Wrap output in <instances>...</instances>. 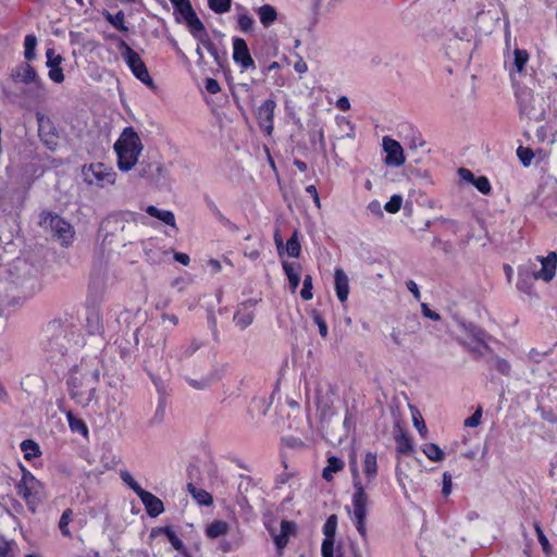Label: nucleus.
Segmentation results:
<instances>
[{"label": "nucleus", "mask_w": 557, "mask_h": 557, "mask_svg": "<svg viewBox=\"0 0 557 557\" xmlns=\"http://www.w3.org/2000/svg\"><path fill=\"white\" fill-rule=\"evenodd\" d=\"M230 525L223 520H214L211 522L206 530V534L210 539H216L225 535L228 532Z\"/></svg>", "instance_id": "obj_30"}, {"label": "nucleus", "mask_w": 557, "mask_h": 557, "mask_svg": "<svg viewBox=\"0 0 557 557\" xmlns=\"http://www.w3.org/2000/svg\"><path fill=\"white\" fill-rule=\"evenodd\" d=\"M259 487L252 482L250 476L240 475L237 484L236 503L243 509H250L252 503L259 498Z\"/></svg>", "instance_id": "obj_11"}, {"label": "nucleus", "mask_w": 557, "mask_h": 557, "mask_svg": "<svg viewBox=\"0 0 557 557\" xmlns=\"http://www.w3.org/2000/svg\"><path fill=\"white\" fill-rule=\"evenodd\" d=\"M206 49L207 51L213 57V59L219 63V52H218V49L215 47V45L213 44V41L211 40V38L208 36H205L201 38V40L199 41Z\"/></svg>", "instance_id": "obj_51"}, {"label": "nucleus", "mask_w": 557, "mask_h": 557, "mask_svg": "<svg viewBox=\"0 0 557 557\" xmlns=\"http://www.w3.org/2000/svg\"><path fill=\"white\" fill-rule=\"evenodd\" d=\"M205 87L207 91L212 95L218 94L221 90L219 83L214 78H207Z\"/></svg>", "instance_id": "obj_60"}, {"label": "nucleus", "mask_w": 557, "mask_h": 557, "mask_svg": "<svg viewBox=\"0 0 557 557\" xmlns=\"http://www.w3.org/2000/svg\"><path fill=\"white\" fill-rule=\"evenodd\" d=\"M41 344L57 348H99L108 342L103 336V325L98 312L87 315L84 331L78 319L71 313H62L49 321L42 330Z\"/></svg>", "instance_id": "obj_1"}, {"label": "nucleus", "mask_w": 557, "mask_h": 557, "mask_svg": "<svg viewBox=\"0 0 557 557\" xmlns=\"http://www.w3.org/2000/svg\"><path fill=\"white\" fill-rule=\"evenodd\" d=\"M46 58H47V62H46L47 66L55 67V66H59L63 61L62 55L55 54L54 49H52V48L47 49Z\"/></svg>", "instance_id": "obj_52"}, {"label": "nucleus", "mask_w": 557, "mask_h": 557, "mask_svg": "<svg viewBox=\"0 0 557 557\" xmlns=\"http://www.w3.org/2000/svg\"><path fill=\"white\" fill-rule=\"evenodd\" d=\"M451 492V476L447 472L443 474V488L442 493L444 496H448Z\"/></svg>", "instance_id": "obj_62"}, {"label": "nucleus", "mask_w": 557, "mask_h": 557, "mask_svg": "<svg viewBox=\"0 0 557 557\" xmlns=\"http://www.w3.org/2000/svg\"><path fill=\"white\" fill-rule=\"evenodd\" d=\"M153 533H161V534H164L166 536V539L169 540V542L172 544L173 548L185 554L186 557H190L186 549H185V546H184V543L182 542V540L175 534L174 530L172 529V527H164V528H160L158 529L157 531H153Z\"/></svg>", "instance_id": "obj_24"}, {"label": "nucleus", "mask_w": 557, "mask_h": 557, "mask_svg": "<svg viewBox=\"0 0 557 557\" xmlns=\"http://www.w3.org/2000/svg\"><path fill=\"white\" fill-rule=\"evenodd\" d=\"M264 524L272 536L273 543L275 544L276 548L278 549V533L276 532V528L274 527L273 521L265 518Z\"/></svg>", "instance_id": "obj_59"}, {"label": "nucleus", "mask_w": 557, "mask_h": 557, "mask_svg": "<svg viewBox=\"0 0 557 557\" xmlns=\"http://www.w3.org/2000/svg\"><path fill=\"white\" fill-rule=\"evenodd\" d=\"M36 46L37 38L35 35H26L24 39V58L27 62L35 60L36 58Z\"/></svg>", "instance_id": "obj_34"}, {"label": "nucleus", "mask_w": 557, "mask_h": 557, "mask_svg": "<svg viewBox=\"0 0 557 557\" xmlns=\"http://www.w3.org/2000/svg\"><path fill=\"white\" fill-rule=\"evenodd\" d=\"M537 261L541 263V269L532 273L534 280H542L546 283L550 282L557 270V252L550 251L546 257L537 256Z\"/></svg>", "instance_id": "obj_14"}, {"label": "nucleus", "mask_w": 557, "mask_h": 557, "mask_svg": "<svg viewBox=\"0 0 557 557\" xmlns=\"http://www.w3.org/2000/svg\"><path fill=\"white\" fill-rule=\"evenodd\" d=\"M472 358L483 362L490 370H496L503 375L509 376L511 366L508 360L496 356L493 350H472Z\"/></svg>", "instance_id": "obj_12"}, {"label": "nucleus", "mask_w": 557, "mask_h": 557, "mask_svg": "<svg viewBox=\"0 0 557 557\" xmlns=\"http://www.w3.org/2000/svg\"><path fill=\"white\" fill-rule=\"evenodd\" d=\"M132 227V224L117 216L107 219L102 222L101 225L102 231L106 232L104 240H107L110 236L116 237L117 244H121L122 246H125L132 242L133 235L129 232Z\"/></svg>", "instance_id": "obj_9"}, {"label": "nucleus", "mask_w": 557, "mask_h": 557, "mask_svg": "<svg viewBox=\"0 0 557 557\" xmlns=\"http://www.w3.org/2000/svg\"><path fill=\"white\" fill-rule=\"evenodd\" d=\"M72 516H73L72 509L67 508L63 511V513L60 518V521H59V529H60L62 535H64L66 537L71 536V532H70L67 525L72 520Z\"/></svg>", "instance_id": "obj_40"}, {"label": "nucleus", "mask_w": 557, "mask_h": 557, "mask_svg": "<svg viewBox=\"0 0 557 557\" xmlns=\"http://www.w3.org/2000/svg\"><path fill=\"white\" fill-rule=\"evenodd\" d=\"M257 299H247L238 306L235 314H234V321L236 325H238L240 329H245L249 326L252 323L253 320V312L252 308L257 305Z\"/></svg>", "instance_id": "obj_19"}, {"label": "nucleus", "mask_w": 557, "mask_h": 557, "mask_svg": "<svg viewBox=\"0 0 557 557\" xmlns=\"http://www.w3.org/2000/svg\"><path fill=\"white\" fill-rule=\"evenodd\" d=\"M421 310H422V314L425 318H428V319H430L432 321H440L441 320L440 313H437L436 311L430 309L426 304H422L421 305Z\"/></svg>", "instance_id": "obj_58"}, {"label": "nucleus", "mask_w": 557, "mask_h": 557, "mask_svg": "<svg viewBox=\"0 0 557 557\" xmlns=\"http://www.w3.org/2000/svg\"><path fill=\"white\" fill-rule=\"evenodd\" d=\"M395 442L397 445V453L403 455H409L413 451V445L411 440L405 434L400 433L395 436Z\"/></svg>", "instance_id": "obj_35"}, {"label": "nucleus", "mask_w": 557, "mask_h": 557, "mask_svg": "<svg viewBox=\"0 0 557 557\" xmlns=\"http://www.w3.org/2000/svg\"><path fill=\"white\" fill-rule=\"evenodd\" d=\"M349 469L351 472L352 478V485H354V494H352V515L351 519L354 521V524L358 531V533L361 535V537L366 541L367 540V527H366V519H367V504H368V495L366 493V486L361 482L357 458L355 456H351L349 459Z\"/></svg>", "instance_id": "obj_3"}, {"label": "nucleus", "mask_w": 557, "mask_h": 557, "mask_svg": "<svg viewBox=\"0 0 557 557\" xmlns=\"http://www.w3.org/2000/svg\"><path fill=\"white\" fill-rule=\"evenodd\" d=\"M529 53L524 49H515L513 51V65L518 73L523 72L529 61Z\"/></svg>", "instance_id": "obj_37"}, {"label": "nucleus", "mask_w": 557, "mask_h": 557, "mask_svg": "<svg viewBox=\"0 0 557 557\" xmlns=\"http://www.w3.org/2000/svg\"><path fill=\"white\" fill-rule=\"evenodd\" d=\"M165 418V401L161 399L156 408L153 417L150 420L152 425H157L163 422Z\"/></svg>", "instance_id": "obj_48"}, {"label": "nucleus", "mask_w": 557, "mask_h": 557, "mask_svg": "<svg viewBox=\"0 0 557 557\" xmlns=\"http://www.w3.org/2000/svg\"><path fill=\"white\" fill-rule=\"evenodd\" d=\"M276 108V102L273 99H268L258 109V123L260 128L271 135L274 131L273 117Z\"/></svg>", "instance_id": "obj_17"}, {"label": "nucleus", "mask_w": 557, "mask_h": 557, "mask_svg": "<svg viewBox=\"0 0 557 557\" xmlns=\"http://www.w3.org/2000/svg\"><path fill=\"white\" fill-rule=\"evenodd\" d=\"M121 479L122 481L129 487L132 488L137 495L143 491V488L140 487V485L134 480V478L132 476V474L127 471H122L121 472Z\"/></svg>", "instance_id": "obj_49"}, {"label": "nucleus", "mask_w": 557, "mask_h": 557, "mask_svg": "<svg viewBox=\"0 0 557 557\" xmlns=\"http://www.w3.org/2000/svg\"><path fill=\"white\" fill-rule=\"evenodd\" d=\"M67 420L70 428L73 432H79L86 435L88 433V429L83 420L75 418L71 412L67 413Z\"/></svg>", "instance_id": "obj_43"}, {"label": "nucleus", "mask_w": 557, "mask_h": 557, "mask_svg": "<svg viewBox=\"0 0 557 557\" xmlns=\"http://www.w3.org/2000/svg\"><path fill=\"white\" fill-rule=\"evenodd\" d=\"M114 149L119 169L127 172L137 163L143 145L137 133L132 127H126L114 144Z\"/></svg>", "instance_id": "obj_4"}, {"label": "nucleus", "mask_w": 557, "mask_h": 557, "mask_svg": "<svg viewBox=\"0 0 557 557\" xmlns=\"http://www.w3.org/2000/svg\"><path fill=\"white\" fill-rule=\"evenodd\" d=\"M297 524L294 521H281V550L286 546L290 535H296Z\"/></svg>", "instance_id": "obj_32"}, {"label": "nucleus", "mask_w": 557, "mask_h": 557, "mask_svg": "<svg viewBox=\"0 0 557 557\" xmlns=\"http://www.w3.org/2000/svg\"><path fill=\"white\" fill-rule=\"evenodd\" d=\"M207 205L209 209L213 212V214L219 219L223 224H231V221L226 219L221 211L218 209L216 205L212 200H207Z\"/></svg>", "instance_id": "obj_57"}, {"label": "nucleus", "mask_w": 557, "mask_h": 557, "mask_svg": "<svg viewBox=\"0 0 557 557\" xmlns=\"http://www.w3.org/2000/svg\"><path fill=\"white\" fill-rule=\"evenodd\" d=\"M462 335L469 341L470 344L488 348V341L491 336L485 330L472 322H460L459 324Z\"/></svg>", "instance_id": "obj_13"}, {"label": "nucleus", "mask_w": 557, "mask_h": 557, "mask_svg": "<svg viewBox=\"0 0 557 557\" xmlns=\"http://www.w3.org/2000/svg\"><path fill=\"white\" fill-rule=\"evenodd\" d=\"M424 455L432 461H442L444 459V453L438 445L434 443H428L423 447Z\"/></svg>", "instance_id": "obj_36"}, {"label": "nucleus", "mask_w": 557, "mask_h": 557, "mask_svg": "<svg viewBox=\"0 0 557 557\" xmlns=\"http://www.w3.org/2000/svg\"><path fill=\"white\" fill-rule=\"evenodd\" d=\"M40 225L49 228L52 235L57 237L63 245H67L73 238V227L69 222L50 212L44 213L40 220Z\"/></svg>", "instance_id": "obj_8"}, {"label": "nucleus", "mask_w": 557, "mask_h": 557, "mask_svg": "<svg viewBox=\"0 0 557 557\" xmlns=\"http://www.w3.org/2000/svg\"><path fill=\"white\" fill-rule=\"evenodd\" d=\"M282 268L285 275L287 276L289 289L293 294H295L300 283L301 265L297 262L284 261L282 263Z\"/></svg>", "instance_id": "obj_21"}, {"label": "nucleus", "mask_w": 557, "mask_h": 557, "mask_svg": "<svg viewBox=\"0 0 557 557\" xmlns=\"http://www.w3.org/2000/svg\"><path fill=\"white\" fill-rule=\"evenodd\" d=\"M472 184L483 195H488L492 190L491 183L486 176H478L474 178Z\"/></svg>", "instance_id": "obj_45"}, {"label": "nucleus", "mask_w": 557, "mask_h": 557, "mask_svg": "<svg viewBox=\"0 0 557 557\" xmlns=\"http://www.w3.org/2000/svg\"><path fill=\"white\" fill-rule=\"evenodd\" d=\"M146 212L150 216L159 219L166 225L175 226V216H174V213L170 210H160L154 206H148L146 208Z\"/></svg>", "instance_id": "obj_26"}, {"label": "nucleus", "mask_w": 557, "mask_h": 557, "mask_svg": "<svg viewBox=\"0 0 557 557\" xmlns=\"http://www.w3.org/2000/svg\"><path fill=\"white\" fill-rule=\"evenodd\" d=\"M312 289H313L312 277H311V275L307 274L304 277L302 288L300 290L301 299L305 301L311 300L313 298Z\"/></svg>", "instance_id": "obj_42"}, {"label": "nucleus", "mask_w": 557, "mask_h": 557, "mask_svg": "<svg viewBox=\"0 0 557 557\" xmlns=\"http://www.w3.org/2000/svg\"><path fill=\"white\" fill-rule=\"evenodd\" d=\"M85 181L89 185L106 187L113 185L115 182V172L103 163L90 164L88 170L84 172Z\"/></svg>", "instance_id": "obj_10"}, {"label": "nucleus", "mask_w": 557, "mask_h": 557, "mask_svg": "<svg viewBox=\"0 0 557 557\" xmlns=\"http://www.w3.org/2000/svg\"><path fill=\"white\" fill-rule=\"evenodd\" d=\"M188 384L196 389H203L210 385V381L207 379L201 380H188Z\"/></svg>", "instance_id": "obj_63"}, {"label": "nucleus", "mask_w": 557, "mask_h": 557, "mask_svg": "<svg viewBox=\"0 0 557 557\" xmlns=\"http://www.w3.org/2000/svg\"><path fill=\"white\" fill-rule=\"evenodd\" d=\"M332 557H345V548L342 543L333 545Z\"/></svg>", "instance_id": "obj_64"}, {"label": "nucleus", "mask_w": 557, "mask_h": 557, "mask_svg": "<svg viewBox=\"0 0 557 557\" xmlns=\"http://www.w3.org/2000/svg\"><path fill=\"white\" fill-rule=\"evenodd\" d=\"M233 59L245 70L255 66V61L251 58L248 46L243 38H234L233 40Z\"/></svg>", "instance_id": "obj_18"}, {"label": "nucleus", "mask_w": 557, "mask_h": 557, "mask_svg": "<svg viewBox=\"0 0 557 557\" xmlns=\"http://www.w3.org/2000/svg\"><path fill=\"white\" fill-rule=\"evenodd\" d=\"M534 280L532 277V273H520L517 282V288L525 294H531L533 286L531 281Z\"/></svg>", "instance_id": "obj_39"}, {"label": "nucleus", "mask_w": 557, "mask_h": 557, "mask_svg": "<svg viewBox=\"0 0 557 557\" xmlns=\"http://www.w3.org/2000/svg\"><path fill=\"white\" fill-rule=\"evenodd\" d=\"M335 292L338 300L345 302L349 295V280L342 269H336L334 273Z\"/></svg>", "instance_id": "obj_22"}, {"label": "nucleus", "mask_w": 557, "mask_h": 557, "mask_svg": "<svg viewBox=\"0 0 557 557\" xmlns=\"http://www.w3.org/2000/svg\"><path fill=\"white\" fill-rule=\"evenodd\" d=\"M313 320H314L315 324L319 327L320 335L322 337H326V335H327V325H326V322L324 321V319L319 313H314L313 314Z\"/></svg>", "instance_id": "obj_56"}, {"label": "nucleus", "mask_w": 557, "mask_h": 557, "mask_svg": "<svg viewBox=\"0 0 557 557\" xmlns=\"http://www.w3.org/2000/svg\"><path fill=\"white\" fill-rule=\"evenodd\" d=\"M49 67V72H48V76L49 78L54 82V83H62L64 81V74H63V70L59 66H48Z\"/></svg>", "instance_id": "obj_54"}, {"label": "nucleus", "mask_w": 557, "mask_h": 557, "mask_svg": "<svg viewBox=\"0 0 557 557\" xmlns=\"http://www.w3.org/2000/svg\"><path fill=\"white\" fill-rule=\"evenodd\" d=\"M285 251L289 257L297 258L301 251L298 232L295 231L290 238L285 244Z\"/></svg>", "instance_id": "obj_33"}, {"label": "nucleus", "mask_w": 557, "mask_h": 557, "mask_svg": "<svg viewBox=\"0 0 557 557\" xmlns=\"http://www.w3.org/2000/svg\"><path fill=\"white\" fill-rule=\"evenodd\" d=\"M343 468L344 461L336 456H331L327 458V466L322 471V478L330 482L333 479V473L339 472Z\"/></svg>", "instance_id": "obj_25"}, {"label": "nucleus", "mask_w": 557, "mask_h": 557, "mask_svg": "<svg viewBox=\"0 0 557 557\" xmlns=\"http://www.w3.org/2000/svg\"><path fill=\"white\" fill-rule=\"evenodd\" d=\"M208 7L216 14H223L231 10L232 0H208Z\"/></svg>", "instance_id": "obj_38"}, {"label": "nucleus", "mask_w": 557, "mask_h": 557, "mask_svg": "<svg viewBox=\"0 0 557 557\" xmlns=\"http://www.w3.org/2000/svg\"><path fill=\"white\" fill-rule=\"evenodd\" d=\"M383 148L386 152L385 164L392 166H400L405 163L406 159L404 149L397 140L391 137H384Z\"/></svg>", "instance_id": "obj_15"}, {"label": "nucleus", "mask_w": 557, "mask_h": 557, "mask_svg": "<svg viewBox=\"0 0 557 557\" xmlns=\"http://www.w3.org/2000/svg\"><path fill=\"white\" fill-rule=\"evenodd\" d=\"M187 490L194 497V499L201 506H210L213 503V498L210 493L206 490L196 487L193 483L187 484Z\"/></svg>", "instance_id": "obj_27"}, {"label": "nucleus", "mask_w": 557, "mask_h": 557, "mask_svg": "<svg viewBox=\"0 0 557 557\" xmlns=\"http://www.w3.org/2000/svg\"><path fill=\"white\" fill-rule=\"evenodd\" d=\"M258 15L264 27L271 26L277 18V12L274 7L264 4L258 9Z\"/></svg>", "instance_id": "obj_29"}, {"label": "nucleus", "mask_w": 557, "mask_h": 557, "mask_svg": "<svg viewBox=\"0 0 557 557\" xmlns=\"http://www.w3.org/2000/svg\"><path fill=\"white\" fill-rule=\"evenodd\" d=\"M119 48L122 50V57L126 62L127 66L134 74V76L139 79L143 84L150 87L151 89L156 88L153 79L150 77L148 69L140 55L133 50L124 40L120 41Z\"/></svg>", "instance_id": "obj_6"}, {"label": "nucleus", "mask_w": 557, "mask_h": 557, "mask_svg": "<svg viewBox=\"0 0 557 557\" xmlns=\"http://www.w3.org/2000/svg\"><path fill=\"white\" fill-rule=\"evenodd\" d=\"M482 408L479 407L472 416L465 420V426L476 428L481 423Z\"/></svg>", "instance_id": "obj_53"}, {"label": "nucleus", "mask_w": 557, "mask_h": 557, "mask_svg": "<svg viewBox=\"0 0 557 557\" xmlns=\"http://www.w3.org/2000/svg\"><path fill=\"white\" fill-rule=\"evenodd\" d=\"M111 25L120 32H127L128 28L125 25V14L122 10L116 12L111 21Z\"/></svg>", "instance_id": "obj_50"}, {"label": "nucleus", "mask_w": 557, "mask_h": 557, "mask_svg": "<svg viewBox=\"0 0 557 557\" xmlns=\"http://www.w3.org/2000/svg\"><path fill=\"white\" fill-rule=\"evenodd\" d=\"M17 494L25 500L28 509L35 512L42 499V485L30 472H23L16 484Z\"/></svg>", "instance_id": "obj_5"}, {"label": "nucleus", "mask_w": 557, "mask_h": 557, "mask_svg": "<svg viewBox=\"0 0 557 557\" xmlns=\"http://www.w3.org/2000/svg\"><path fill=\"white\" fill-rule=\"evenodd\" d=\"M10 77L14 83H20L23 85H33L35 88L36 97H44L46 94V87L37 74L35 67H33L29 62H21L16 66H14L10 72Z\"/></svg>", "instance_id": "obj_7"}, {"label": "nucleus", "mask_w": 557, "mask_h": 557, "mask_svg": "<svg viewBox=\"0 0 557 557\" xmlns=\"http://www.w3.org/2000/svg\"><path fill=\"white\" fill-rule=\"evenodd\" d=\"M186 25L189 28L190 34L200 41L202 37L208 36L209 34L206 32V27L201 20L195 14L193 17L186 20Z\"/></svg>", "instance_id": "obj_28"}, {"label": "nucleus", "mask_w": 557, "mask_h": 557, "mask_svg": "<svg viewBox=\"0 0 557 557\" xmlns=\"http://www.w3.org/2000/svg\"><path fill=\"white\" fill-rule=\"evenodd\" d=\"M536 534H537V540H539L543 550L545 553H549L552 549V546H550L546 535L544 534L543 530L539 525H536Z\"/></svg>", "instance_id": "obj_55"}, {"label": "nucleus", "mask_w": 557, "mask_h": 557, "mask_svg": "<svg viewBox=\"0 0 557 557\" xmlns=\"http://www.w3.org/2000/svg\"><path fill=\"white\" fill-rule=\"evenodd\" d=\"M403 205V198L399 195H393L389 200L385 203L384 209L388 213H397Z\"/></svg>", "instance_id": "obj_46"}, {"label": "nucleus", "mask_w": 557, "mask_h": 557, "mask_svg": "<svg viewBox=\"0 0 557 557\" xmlns=\"http://www.w3.org/2000/svg\"><path fill=\"white\" fill-rule=\"evenodd\" d=\"M296 57V61L294 63V70L298 73V74H304L307 72L308 70V66H307V63L304 61V59L301 57H299L298 54L295 55Z\"/></svg>", "instance_id": "obj_61"}, {"label": "nucleus", "mask_w": 557, "mask_h": 557, "mask_svg": "<svg viewBox=\"0 0 557 557\" xmlns=\"http://www.w3.org/2000/svg\"><path fill=\"white\" fill-rule=\"evenodd\" d=\"M517 156L523 166H530L534 158V152L529 147L519 146L517 149Z\"/></svg>", "instance_id": "obj_41"}, {"label": "nucleus", "mask_w": 557, "mask_h": 557, "mask_svg": "<svg viewBox=\"0 0 557 557\" xmlns=\"http://www.w3.org/2000/svg\"><path fill=\"white\" fill-rule=\"evenodd\" d=\"M237 24L242 32L250 33L253 28L255 21L251 16L246 13L239 14L237 17Z\"/></svg>", "instance_id": "obj_44"}, {"label": "nucleus", "mask_w": 557, "mask_h": 557, "mask_svg": "<svg viewBox=\"0 0 557 557\" xmlns=\"http://www.w3.org/2000/svg\"><path fill=\"white\" fill-rule=\"evenodd\" d=\"M101 361L95 358H84L74 368V374L69 380L71 398L79 406L87 407L95 398L96 385L100 380Z\"/></svg>", "instance_id": "obj_2"}, {"label": "nucleus", "mask_w": 557, "mask_h": 557, "mask_svg": "<svg viewBox=\"0 0 557 557\" xmlns=\"http://www.w3.org/2000/svg\"><path fill=\"white\" fill-rule=\"evenodd\" d=\"M337 530V516L331 515L327 517L323 525L324 540L321 545L322 557H332V548L335 545V534Z\"/></svg>", "instance_id": "obj_16"}, {"label": "nucleus", "mask_w": 557, "mask_h": 557, "mask_svg": "<svg viewBox=\"0 0 557 557\" xmlns=\"http://www.w3.org/2000/svg\"><path fill=\"white\" fill-rule=\"evenodd\" d=\"M175 10L182 15L185 22L186 20L193 17L196 14L189 0H186L185 2L175 7Z\"/></svg>", "instance_id": "obj_47"}, {"label": "nucleus", "mask_w": 557, "mask_h": 557, "mask_svg": "<svg viewBox=\"0 0 557 557\" xmlns=\"http://www.w3.org/2000/svg\"><path fill=\"white\" fill-rule=\"evenodd\" d=\"M363 473L367 479V485L371 484L377 475V458L376 454L368 451L363 459Z\"/></svg>", "instance_id": "obj_23"}, {"label": "nucleus", "mask_w": 557, "mask_h": 557, "mask_svg": "<svg viewBox=\"0 0 557 557\" xmlns=\"http://www.w3.org/2000/svg\"><path fill=\"white\" fill-rule=\"evenodd\" d=\"M162 172L163 166L161 163H143L139 169V176L156 180L162 175Z\"/></svg>", "instance_id": "obj_31"}, {"label": "nucleus", "mask_w": 557, "mask_h": 557, "mask_svg": "<svg viewBox=\"0 0 557 557\" xmlns=\"http://www.w3.org/2000/svg\"><path fill=\"white\" fill-rule=\"evenodd\" d=\"M137 496L145 505L146 511L150 517H157L163 512V503L150 492L143 490Z\"/></svg>", "instance_id": "obj_20"}]
</instances>
